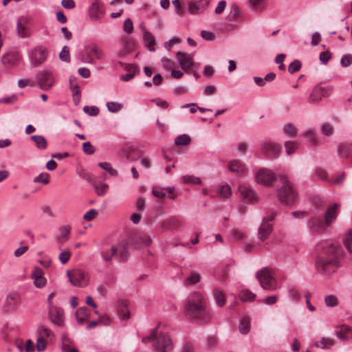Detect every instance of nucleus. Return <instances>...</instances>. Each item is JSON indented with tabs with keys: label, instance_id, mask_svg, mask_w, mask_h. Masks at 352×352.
<instances>
[{
	"label": "nucleus",
	"instance_id": "2",
	"mask_svg": "<svg viewBox=\"0 0 352 352\" xmlns=\"http://www.w3.org/2000/svg\"><path fill=\"white\" fill-rule=\"evenodd\" d=\"M185 314L199 324L208 323L212 318V314L206 310L204 298L199 292H193L187 297Z\"/></svg>",
	"mask_w": 352,
	"mask_h": 352
},
{
	"label": "nucleus",
	"instance_id": "52",
	"mask_svg": "<svg viewBox=\"0 0 352 352\" xmlns=\"http://www.w3.org/2000/svg\"><path fill=\"white\" fill-rule=\"evenodd\" d=\"M59 58L61 60L65 62H69V50L67 46H64L59 54Z\"/></svg>",
	"mask_w": 352,
	"mask_h": 352
},
{
	"label": "nucleus",
	"instance_id": "6",
	"mask_svg": "<svg viewBox=\"0 0 352 352\" xmlns=\"http://www.w3.org/2000/svg\"><path fill=\"white\" fill-rule=\"evenodd\" d=\"M85 54L81 56V61L85 63L94 64L96 59L102 57V50L94 44L85 47Z\"/></svg>",
	"mask_w": 352,
	"mask_h": 352
},
{
	"label": "nucleus",
	"instance_id": "58",
	"mask_svg": "<svg viewBox=\"0 0 352 352\" xmlns=\"http://www.w3.org/2000/svg\"><path fill=\"white\" fill-rule=\"evenodd\" d=\"M37 332L40 336L39 338H49L50 334L52 333L51 330L44 326H41L40 327H38Z\"/></svg>",
	"mask_w": 352,
	"mask_h": 352
},
{
	"label": "nucleus",
	"instance_id": "20",
	"mask_svg": "<svg viewBox=\"0 0 352 352\" xmlns=\"http://www.w3.org/2000/svg\"><path fill=\"white\" fill-rule=\"evenodd\" d=\"M28 21V18L24 16H21L18 19L16 23V33L20 38H28L30 36V34L26 28Z\"/></svg>",
	"mask_w": 352,
	"mask_h": 352
},
{
	"label": "nucleus",
	"instance_id": "34",
	"mask_svg": "<svg viewBox=\"0 0 352 352\" xmlns=\"http://www.w3.org/2000/svg\"><path fill=\"white\" fill-rule=\"evenodd\" d=\"M30 139L35 143L38 149H45L47 148V142L43 136L34 135L30 137Z\"/></svg>",
	"mask_w": 352,
	"mask_h": 352
},
{
	"label": "nucleus",
	"instance_id": "47",
	"mask_svg": "<svg viewBox=\"0 0 352 352\" xmlns=\"http://www.w3.org/2000/svg\"><path fill=\"white\" fill-rule=\"evenodd\" d=\"M283 131L286 135L292 138L296 134L297 129L292 124L289 123L284 126Z\"/></svg>",
	"mask_w": 352,
	"mask_h": 352
},
{
	"label": "nucleus",
	"instance_id": "28",
	"mask_svg": "<svg viewBox=\"0 0 352 352\" xmlns=\"http://www.w3.org/2000/svg\"><path fill=\"white\" fill-rule=\"evenodd\" d=\"M116 250L114 245L104 249L100 252V256L105 263H111L113 257L116 256Z\"/></svg>",
	"mask_w": 352,
	"mask_h": 352
},
{
	"label": "nucleus",
	"instance_id": "15",
	"mask_svg": "<svg viewBox=\"0 0 352 352\" xmlns=\"http://www.w3.org/2000/svg\"><path fill=\"white\" fill-rule=\"evenodd\" d=\"M210 0H192L189 3L188 11L192 14H198L205 11Z\"/></svg>",
	"mask_w": 352,
	"mask_h": 352
},
{
	"label": "nucleus",
	"instance_id": "30",
	"mask_svg": "<svg viewBox=\"0 0 352 352\" xmlns=\"http://www.w3.org/2000/svg\"><path fill=\"white\" fill-rule=\"evenodd\" d=\"M143 39L144 41L145 46L149 47L151 52L155 51L153 46L155 44V38L153 34L149 31L144 30L143 34Z\"/></svg>",
	"mask_w": 352,
	"mask_h": 352
},
{
	"label": "nucleus",
	"instance_id": "19",
	"mask_svg": "<svg viewBox=\"0 0 352 352\" xmlns=\"http://www.w3.org/2000/svg\"><path fill=\"white\" fill-rule=\"evenodd\" d=\"M307 225L312 232L318 233L324 232L326 228H328L324 221L317 217L309 219Z\"/></svg>",
	"mask_w": 352,
	"mask_h": 352
},
{
	"label": "nucleus",
	"instance_id": "13",
	"mask_svg": "<svg viewBox=\"0 0 352 352\" xmlns=\"http://www.w3.org/2000/svg\"><path fill=\"white\" fill-rule=\"evenodd\" d=\"M36 78L39 87L43 90L50 89L54 84V78L51 72L48 71H42L37 74Z\"/></svg>",
	"mask_w": 352,
	"mask_h": 352
},
{
	"label": "nucleus",
	"instance_id": "60",
	"mask_svg": "<svg viewBox=\"0 0 352 352\" xmlns=\"http://www.w3.org/2000/svg\"><path fill=\"white\" fill-rule=\"evenodd\" d=\"M123 30L128 34H131L133 30V25L131 19H126L123 25Z\"/></svg>",
	"mask_w": 352,
	"mask_h": 352
},
{
	"label": "nucleus",
	"instance_id": "21",
	"mask_svg": "<svg viewBox=\"0 0 352 352\" xmlns=\"http://www.w3.org/2000/svg\"><path fill=\"white\" fill-rule=\"evenodd\" d=\"M280 146L274 142H265L262 147L263 152L272 157H277L280 151Z\"/></svg>",
	"mask_w": 352,
	"mask_h": 352
},
{
	"label": "nucleus",
	"instance_id": "18",
	"mask_svg": "<svg viewBox=\"0 0 352 352\" xmlns=\"http://www.w3.org/2000/svg\"><path fill=\"white\" fill-rule=\"evenodd\" d=\"M331 91L330 87H323L316 86L314 88L312 92L309 96V100L311 102H318L322 97L328 96Z\"/></svg>",
	"mask_w": 352,
	"mask_h": 352
},
{
	"label": "nucleus",
	"instance_id": "16",
	"mask_svg": "<svg viewBox=\"0 0 352 352\" xmlns=\"http://www.w3.org/2000/svg\"><path fill=\"white\" fill-rule=\"evenodd\" d=\"M193 54H186L182 52L177 53L179 60V67L182 69L188 71L192 69L193 65Z\"/></svg>",
	"mask_w": 352,
	"mask_h": 352
},
{
	"label": "nucleus",
	"instance_id": "62",
	"mask_svg": "<svg viewBox=\"0 0 352 352\" xmlns=\"http://www.w3.org/2000/svg\"><path fill=\"white\" fill-rule=\"evenodd\" d=\"M340 63L342 67H348L352 63V55L345 54L343 55L340 60Z\"/></svg>",
	"mask_w": 352,
	"mask_h": 352
},
{
	"label": "nucleus",
	"instance_id": "53",
	"mask_svg": "<svg viewBox=\"0 0 352 352\" xmlns=\"http://www.w3.org/2000/svg\"><path fill=\"white\" fill-rule=\"evenodd\" d=\"M34 182L47 184L50 182L49 175L47 173H41L34 179Z\"/></svg>",
	"mask_w": 352,
	"mask_h": 352
},
{
	"label": "nucleus",
	"instance_id": "57",
	"mask_svg": "<svg viewBox=\"0 0 352 352\" xmlns=\"http://www.w3.org/2000/svg\"><path fill=\"white\" fill-rule=\"evenodd\" d=\"M82 150L87 155H91L95 152V148L89 142H85L82 144Z\"/></svg>",
	"mask_w": 352,
	"mask_h": 352
},
{
	"label": "nucleus",
	"instance_id": "22",
	"mask_svg": "<svg viewBox=\"0 0 352 352\" xmlns=\"http://www.w3.org/2000/svg\"><path fill=\"white\" fill-rule=\"evenodd\" d=\"M104 14V10L98 1H94L89 8V15L91 20H98Z\"/></svg>",
	"mask_w": 352,
	"mask_h": 352
},
{
	"label": "nucleus",
	"instance_id": "8",
	"mask_svg": "<svg viewBox=\"0 0 352 352\" xmlns=\"http://www.w3.org/2000/svg\"><path fill=\"white\" fill-rule=\"evenodd\" d=\"M48 316L50 321L55 325L62 327L65 324V318L63 310L58 307H54L52 302H50Z\"/></svg>",
	"mask_w": 352,
	"mask_h": 352
},
{
	"label": "nucleus",
	"instance_id": "59",
	"mask_svg": "<svg viewBox=\"0 0 352 352\" xmlns=\"http://www.w3.org/2000/svg\"><path fill=\"white\" fill-rule=\"evenodd\" d=\"M94 188L98 196H103L107 192L109 186L107 184H102L100 186H96Z\"/></svg>",
	"mask_w": 352,
	"mask_h": 352
},
{
	"label": "nucleus",
	"instance_id": "10",
	"mask_svg": "<svg viewBox=\"0 0 352 352\" xmlns=\"http://www.w3.org/2000/svg\"><path fill=\"white\" fill-rule=\"evenodd\" d=\"M47 52L43 47H36L30 53L31 63L34 67H38L41 65L47 58Z\"/></svg>",
	"mask_w": 352,
	"mask_h": 352
},
{
	"label": "nucleus",
	"instance_id": "56",
	"mask_svg": "<svg viewBox=\"0 0 352 352\" xmlns=\"http://www.w3.org/2000/svg\"><path fill=\"white\" fill-rule=\"evenodd\" d=\"M71 257V252L69 250H65L60 253L58 259L62 264H65L68 262Z\"/></svg>",
	"mask_w": 352,
	"mask_h": 352
},
{
	"label": "nucleus",
	"instance_id": "24",
	"mask_svg": "<svg viewBox=\"0 0 352 352\" xmlns=\"http://www.w3.org/2000/svg\"><path fill=\"white\" fill-rule=\"evenodd\" d=\"M338 205L334 204L331 207L329 208L324 213V222L328 227L336 219L338 214L337 209Z\"/></svg>",
	"mask_w": 352,
	"mask_h": 352
},
{
	"label": "nucleus",
	"instance_id": "42",
	"mask_svg": "<svg viewBox=\"0 0 352 352\" xmlns=\"http://www.w3.org/2000/svg\"><path fill=\"white\" fill-rule=\"evenodd\" d=\"M181 180L185 184H200L201 183L199 177L193 175H184L181 177Z\"/></svg>",
	"mask_w": 352,
	"mask_h": 352
},
{
	"label": "nucleus",
	"instance_id": "49",
	"mask_svg": "<svg viewBox=\"0 0 352 352\" xmlns=\"http://www.w3.org/2000/svg\"><path fill=\"white\" fill-rule=\"evenodd\" d=\"M107 107L110 112L116 113L122 109V104L117 102H108Z\"/></svg>",
	"mask_w": 352,
	"mask_h": 352
},
{
	"label": "nucleus",
	"instance_id": "27",
	"mask_svg": "<svg viewBox=\"0 0 352 352\" xmlns=\"http://www.w3.org/2000/svg\"><path fill=\"white\" fill-rule=\"evenodd\" d=\"M20 304V297L17 294H9L6 298L5 305L8 309H14Z\"/></svg>",
	"mask_w": 352,
	"mask_h": 352
},
{
	"label": "nucleus",
	"instance_id": "7",
	"mask_svg": "<svg viewBox=\"0 0 352 352\" xmlns=\"http://www.w3.org/2000/svg\"><path fill=\"white\" fill-rule=\"evenodd\" d=\"M67 274L70 283L74 286L84 287L88 283V278L86 274L80 269L67 271Z\"/></svg>",
	"mask_w": 352,
	"mask_h": 352
},
{
	"label": "nucleus",
	"instance_id": "61",
	"mask_svg": "<svg viewBox=\"0 0 352 352\" xmlns=\"http://www.w3.org/2000/svg\"><path fill=\"white\" fill-rule=\"evenodd\" d=\"M98 212L96 209H91L84 214L83 219L87 221H89L93 220L98 215Z\"/></svg>",
	"mask_w": 352,
	"mask_h": 352
},
{
	"label": "nucleus",
	"instance_id": "46",
	"mask_svg": "<svg viewBox=\"0 0 352 352\" xmlns=\"http://www.w3.org/2000/svg\"><path fill=\"white\" fill-rule=\"evenodd\" d=\"M219 194L222 198L229 197L232 194L230 186L228 184L221 186L219 190Z\"/></svg>",
	"mask_w": 352,
	"mask_h": 352
},
{
	"label": "nucleus",
	"instance_id": "64",
	"mask_svg": "<svg viewBox=\"0 0 352 352\" xmlns=\"http://www.w3.org/2000/svg\"><path fill=\"white\" fill-rule=\"evenodd\" d=\"M34 285L38 287L41 288L44 287L47 283V280L45 278H44L43 276H40L39 278H34Z\"/></svg>",
	"mask_w": 352,
	"mask_h": 352
},
{
	"label": "nucleus",
	"instance_id": "31",
	"mask_svg": "<svg viewBox=\"0 0 352 352\" xmlns=\"http://www.w3.org/2000/svg\"><path fill=\"white\" fill-rule=\"evenodd\" d=\"M71 231V226H65L59 228V235L56 237V241L58 243H62L68 239V236Z\"/></svg>",
	"mask_w": 352,
	"mask_h": 352
},
{
	"label": "nucleus",
	"instance_id": "45",
	"mask_svg": "<svg viewBox=\"0 0 352 352\" xmlns=\"http://www.w3.org/2000/svg\"><path fill=\"white\" fill-rule=\"evenodd\" d=\"M231 19L234 21H239L241 19V12L239 8L234 4L230 10Z\"/></svg>",
	"mask_w": 352,
	"mask_h": 352
},
{
	"label": "nucleus",
	"instance_id": "26",
	"mask_svg": "<svg viewBox=\"0 0 352 352\" xmlns=\"http://www.w3.org/2000/svg\"><path fill=\"white\" fill-rule=\"evenodd\" d=\"M337 337L342 340H349L352 338V329L347 325H342L336 331Z\"/></svg>",
	"mask_w": 352,
	"mask_h": 352
},
{
	"label": "nucleus",
	"instance_id": "44",
	"mask_svg": "<svg viewBox=\"0 0 352 352\" xmlns=\"http://www.w3.org/2000/svg\"><path fill=\"white\" fill-rule=\"evenodd\" d=\"M344 245L349 252L352 253V230H349L343 240Z\"/></svg>",
	"mask_w": 352,
	"mask_h": 352
},
{
	"label": "nucleus",
	"instance_id": "33",
	"mask_svg": "<svg viewBox=\"0 0 352 352\" xmlns=\"http://www.w3.org/2000/svg\"><path fill=\"white\" fill-rule=\"evenodd\" d=\"M89 318L88 309L86 307H80L76 311V318L78 322L82 324Z\"/></svg>",
	"mask_w": 352,
	"mask_h": 352
},
{
	"label": "nucleus",
	"instance_id": "14",
	"mask_svg": "<svg viewBox=\"0 0 352 352\" xmlns=\"http://www.w3.org/2000/svg\"><path fill=\"white\" fill-rule=\"evenodd\" d=\"M129 242L126 240H122L116 245H114V247L117 249L116 256L119 261L124 262L127 261L129 256Z\"/></svg>",
	"mask_w": 352,
	"mask_h": 352
},
{
	"label": "nucleus",
	"instance_id": "1",
	"mask_svg": "<svg viewBox=\"0 0 352 352\" xmlns=\"http://www.w3.org/2000/svg\"><path fill=\"white\" fill-rule=\"evenodd\" d=\"M320 252L316 261L317 271L323 275H330L339 267L343 249L337 242L324 241L318 245Z\"/></svg>",
	"mask_w": 352,
	"mask_h": 352
},
{
	"label": "nucleus",
	"instance_id": "32",
	"mask_svg": "<svg viewBox=\"0 0 352 352\" xmlns=\"http://www.w3.org/2000/svg\"><path fill=\"white\" fill-rule=\"evenodd\" d=\"M128 304L125 300H120L118 307V314L122 320H127L130 318L131 314L128 310Z\"/></svg>",
	"mask_w": 352,
	"mask_h": 352
},
{
	"label": "nucleus",
	"instance_id": "11",
	"mask_svg": "<svg viewBox=\"0 0 352 352\" xmlns=\"http://www.w3.org/2000/svg\"><path fill=\"white\" fill-rule=\"evenodd\" d=\"M239 192L241 197L246 203H254L258 201V195L256 191L250 186L241 184L239 186Z\"/></svg>",
	"mask_w": 352,
	"mask_h": 352
},
{
	"label": "nucleus",
	"instance_id": "50",
	"mask_svg": "<svg viewBox=\"0 0 352 352\" xmlns=\"http://www.w3.org/2000/svg\"><path fill=\"white\" fill-rule=\"evenodd\" d=\"M301 66L302 65L300 61L298 60H295L289 64L288 67V72L290 74H294L295 72L300 70Z\"/></svg>",
	"mask_w": 352,
	"mask_h": 352
},
{
	"label": "nucleus",
	"instance_id": "5",
	"mask_svg": "<svg viewBox=\"0 0 352 352\" xmlns=\"http://www.w3.org/2000/svg\"><path fill=\"white\" fill-rule=\"evenodd\" d=\"M276 213L272 212L269 216L263 219L262 223L258 230V238L261 241L266 240L273 230V223Z\"/></svg>",
	"mask_w": 352,
	"mask_h": 352
},
{
	"label": "nucleus",
	"instance_id": "36",
	"mask_svg": "<svg viewBox=\"0 0 352 352\" xmlns=\"http://www.w3.org/2000/svg\"><path fill=\"white\" fill-rule=\"evenodd\" d=\"M213 296L216 304L219 307H223L226 303V296L222 291L215 289L213 292Z\"/></svg>",
	"mask_w": 352,
	"mask_h": 352
},
{
	"label": "nucleus",
	"instance_id": "41",
	"mask_svg": "<svg viewBox=\"0 0 352 352\" xmlns=\"http://www.w3.org/2000/svg\"><path fill=\"white\" fill-rule=\"evenodd\" d=\"M200 278L201 276L197 272H191L190 275L184 280V284L185 286L195 284L199 282Z\"/></svg>",
	"mask_w": 352,
	"mask_h": 352
},
{
	"label": "nucleus",
	"instance_id": "54",
	"mask_svg": "<svg viewBox=\"0 0 352 352\" xmlns=\"http://www.w3.org/2000/svg\"><path fill=\"white\" fill-rule=\"evenodd\" d=\"M324 302L327 307H335L338 304V299L333 295H328L324 298Z\"/></svg>",
	"mask_w": 352,
	"mask_h": 352
},
{
	"label": "nucleus",
	"instance_id": "63",
	"mask_svg": "<svg viewBox=\"0 0 352 352\" xmlns=\"http://www.w3.org/2000/svg\"><path fill=\"white\" fill-rule=\"evenodd\" d=\"M180 42L181 40L179 38H173L164 43V47L170 51L174 45L178 44Z\"/></svg>",
	"mask_w": 352,
	"mask_h": 352
},
{
	"label": "nucleus",
	"instance_id": "12",
	"mask_svg": "<svg viewBox=\"0 0 352 352\" xmlns=\"http://www.w3.org/2000/svg\"><path fill=\"white\" fill-rule=\"evenodd\" d=\"M172 341L169 336L160 335L154 344V349L157 352H169L172 349Z\"/></svg>",
	"mask_w": 352,
	"mask_h": 352
},
{
	"label": "nucleus",
	"instance_id": "39",
	"mask_svg": "<svg viewBox=\"0 0 352 352\" xmlns=\"http://www.w3.org/2000/svg\"><path fill=\"white\" fill-rule=\"evenodd\" d=\"M334 340L331 338H322L320 341L316 342L315 345L321 349H330L334 345Z\"/></svg>",
	"mask_w": 352,
	"mask_h": 352
},
{
	"label": "nucleus",
	"instance_id": "35",
	"mask_svg": "<svg viewBox=\"0 0 352 352\" xmlns=\"http://www.w3.org/2000/svg\"><path fill=\"white\" fill-rule=\"evenodd\" d=\"M351 151V146L347 144H341L338 148V154L342 158H348Z\"/></svg>",
	"mask_w": 352,
	"mask_h": 352
},
{
	"label": "nucleus",
	"instance_id": "43",
	"mask_svg": "<svg viewBox=\"0 0 352 352\" xmlns=\"http://www.w3.org/2000/svg\"><path fill=\"white\" fill-rule=\"evenodd\" d=\"M191 141L190 137L187 134H182L177 136L175 140L176 145L186 146L190 144Z\"/></svg>",
	"mask_w": 352,
	"mask_h": 352
},
{
	"label": "nucleus",
	"instance_id": "3",
	"mask_svg": "<svg viewBox=\"0 0 352 352\" xmlns=\"http://www.w3.org/2000/svg\"><path fill=\"white\" fill-rule=\"evenodd\" d=\"M281 186L278 190V197L280 202L285 205H292L296 202L298 199V192L291 183L284 176H280Z\"/></svg>",
	"mask_w": 352,
	"mask_h": 352
},
{
	"label": "nucleus",
	"instance_id": "9",
	"mask_svg": "<svg viewBox=\"0 0 352 352\" xmlns=\"http://www.w3.org/2000/svg\"><path fill=\"white\" fill-rule=\"evenodd\" d=\"M276 179L274 174L269 169L261 168L256 175L257 183L267 187L270 186Z\"/></svg>",
	"mask_w": 352,
	"mask_h": 352
},
{
	"label": "nucleus",
	"instance_id": "37",
	"mask_svg": "<svg viewBox=\"0 0 352 352\" xmlns=\"http://www.w3.org/2000/svg\"><path fill=\"white\" fill-rule=\"evenodd\" d=\"M239 298L243 302L253 301L256 295L249 289H243L239 294Z\"/></svg>",
	"mask_w": 352,
	"mask_h": 352
},
{
	"label": "nucleus",
	"instance_id": "17",
	"mask_svg": "<svg viewBox=\"0 0 352 352\" xmlns=\"http://www.w3.org/2000/svg\"><path fill=\"white\" fill-rule=\"evenodd\" d=\"M21 60V55L18 52L10 51L4 54L1 58V62L5 65L10 67L16 66Z\"/></svg>",
	"mask_w": 352,
	"mask_h": 352
},
{
	"label": "nucleus",
	"instance_id": "38",
	"mask_svg": "<svg viewBox=\"0 0 352 352\" xmlns=\"http://www.w3.org/2000/svg\"><path fill=\"white\" fill-rule=\"evenodd\" d=\"M239 329V331L242 334H247L250 329V322L249 318L247 317L243 318L240 320Z\"/></svg>",
	"mask_w": 352,
	"mask_h": 352
},
{
	"label": "nucleus",
	"instance_id": "23",
	"mask_svg": "<svg viewBox=\"0 0 352 352\" xmlns=\"http://www.w3.org/2000/svg\"><path fill=\"white\" fill-rule=\"evenodd\" d=\"M153 237L145 234H138L133 236L131 243L136 245L140 246L142 245L148 246L152 243Z\"/></svg>",
	"mask_w": 352,
	"mask_h": 352
},
{
	"label": "nucleus",
	"instance_id": "48",
	"mask_svg": "<svg viewBox=\"0 0 352 352\" xmlns=\"http://www.w3.org/2000/svg\"><path fill=\"white\" fill-rule=\"evenodd\" d=\"M298 144L296 142L287 141L285 143L286 152L288 155H292L297 149Z\"/></svg>",
	"mask_w": 352,
	"mask_h": 352
},
{
	"label": "nucleus",
	"instance_id": "4",
	"mask_svg": "<svg viewBox=\"0 0 352 352\" xmlns=\"http://www.w3.org/2000/svg\"><path fill=\"white\" fill-rule=\"evenodd\" d=\"M256 278L261 286L265 290L274 291L277 288V282L270 273L268 267H263L256 272Z\"/></svg>",
	"mask_w": 352,
	"mask_h": 352
},
{
	"label": "nucleus",
	"instance_id": "25",
	"mask_svg": "<svg viewBox=\"0 0 352 352\" xmlns=\"http://www.w3.org/2000/svg\"><path fill=\"white\" fill-rule=\"evenodd\" d=\"M228 170L239 175H244L246 173L245 166L238 160H232L228 164Z\"/></svg>",
	"mask_w": 352,
	"mask_h": 352
},
{
	"label": "nucleus",
	"instance_id": "40",
	"mask_svg": "<svg viewBox=\"0 0 352 352\" xmlns=\"http://www.w3.org/2000/svg\"><path fill=\"white\" fill-rule=\"evenodd\" d=\"M70 87L73 94L74 102L77 105L80 102V91L77 84H73L70 80Z\"/></svg>",
	"mask_w": 352,
	"mask_h": 352
},
{
	"label": "nucleus",
	"instance_id": "29",
	"mask_svg": "<svg viewBox=\"0 0 352 352\" xmlns=\"http://www.w3.org/2000/svg\"><path fill=\"white\" fill-rule=\"evenodd\" d=\"M126 69L129 73L120 76V80L122 81H128L133 78L136 74L140 72L139 67L135 65H129L126 66Z\"/></svg>",
	"mask_w": 352,
	"mask_h": 352
},
{
	"label": "nucleus",
	"instance_id": "51",
	"mask_svg": "<svg viewBox=\"0 0 352 352\" xmlns=\"http://www.w3.org/2000/svg\"><path fill=\"white\" fill-rule=\"evenodd\" d=\"M322 133L326 136H331L333 133V127L328 122H325L321 127Z\"/></svg>",
	"mask_w": 352,
	"mask_h": 352
},
{
	"label": "nucleus",
	"instance_id": "55",
	"mask_svg": "<svg viewBox=\"0 0 352 352\" xmlns=\"http://www.w3.org/2000/svg\"><path fill=\"white\" fill-rule=\"evenodd\" d=\"M83 111L85 113L91 116H96L99 113V109L96 106H85Z\"/></svg>",
	"mask_w": 352,
	"mask_h": 352
}]
</instances>
